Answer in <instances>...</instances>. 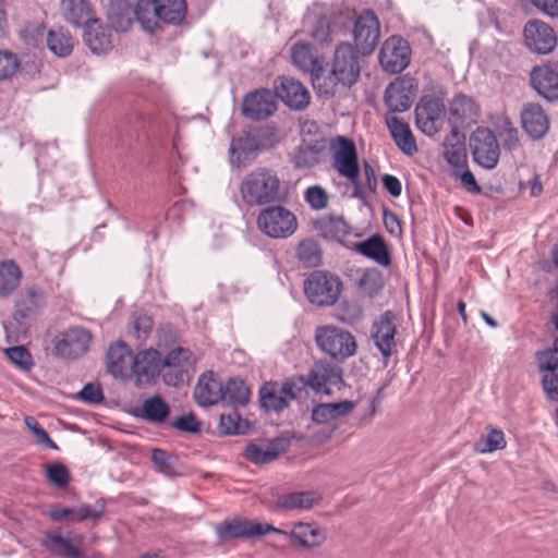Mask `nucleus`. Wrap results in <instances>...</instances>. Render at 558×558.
I'll list each match as a JSON object with an SVG mask.
<instances>
[{
	"instance_id": "22",
	"label": "nucleus",
	"mask_w": 558,
	"mask_h": 558,
	"mask_svg": "<svg viewBox=\"0 0 558 558\" xmlns=\"http://www.w3.org/2000/svg\"><path fill=\"white\" fill-rule=\"evenodd\" d=\"M276 95L291 109L302 110L310 104L308 90L298 80L281 76L275 83Z\"/></svg>"
},
{
	"instance_id": "60",
	"label": "nucleus",
	"mask_w": 558,
	"mask_h": 558,
	"mask_svg": "<svg viewBox=\"0 0 558 558\" xmlns=\"http://www.w3.org/2000/svg\"><path fill=\"white\" fill-rule=\"evenodd\" d=\"M77 399L90 404L100 403L104 399L102 390L99 385L87 384L78 391Z\"/></svg>"
},
{
	"instance_id": "41",
	"label": "nucleus",
	"mask_w": 558,
	"mask_h": 558,
	"mask_svg": "<svg viewBox=\"0 0 558 558\" xmlns=\"http://www.w3.org/2000/svg\"><path fill=\"white\" fill-rule=\"evenodd\" d=\"M162 7L158 5L157 0H138L134 14L142 28L146 32H154L161 21Z\"/></svg>"
},
{
	"instance_id": "21",
	"label": "nucleus",
	"mask_w": 558,
	"mask_h": 558,
	"mask_svg": "<svg viewBox=\"0 0 558 558\" xmlns=\"http://www.w3.org/2000/svg\"><path fill=\"white\" fill-rule=\"evenodd\" d=\"M277 109L276 95L269 89H257L244 97L242 112L251 120H262Z\"/></svg>"
},
{
	"instance_id": "40",
	"label": "nucleus",
	"mask_w": 558,
	"mask_h": 558,
	"mask_svg": "<svg viewBox=\"0 0 558 558\" xmlns=\"http://www.w3.org/2000/svg\"><path fill=\"white\" fill-rule=\"evenodd\" d=\"M444 158L452 167V171L463 170L466 167L464 145L459 132L454 129L451 130L450 135L444 142Z\"/></svg>"
},
{
	"instance_id": "52",
	"label": "nucleus",
	"mask_w": 558,
	"mask_h": 558,
	"mask_svg": "<svg viewBox=\"0 0 558 558\" xmlns=\"http://www.w3.org/2000/svg\"><path fill=\"white\" fill-rule=\"evenodd\" d=\"M219 427L226 435H235L245 433L248 424L241 418L238 412L231 411L220 415Z\"/></svg>"
},
{
	"instance_id": "20",
	"label": "nucleus",
	"mask_w": 558,
	"mask_h": 558,
	"mask_svg": "<svg viewBox=\"0 0 558 558\" xmlns=\"http://www.w3.org/2000/svg\"><path fill=\"white\" fill-rule=\"evenodd\" d=\"M326 147L325 137H311L301 141L291 154V161L298 169L314 168L320 163Z\"/></svg>"
},
{
	"instance_id": "33",
	"label": "nucleus",
	"mask_w": 558,
	"mask_h": 558,
	"mask_svg": "<svg viewBox=\"0 0 558 558\" xmlns=\"http://www.w3.org/2000/svg\"><path fill=\"white\" fill-rule=\"evenodd\" d=\"M281 439H262L248 444L243 452V457L254 464H265L274 461L282 450Z\"/></svg>"
},
{
	"instance_id": "58",
	"label": "nucleus",
	"mask_w": 558,
	"mask_h": 558,
	"mask_svg": "<svg viewBox=\"0 0 558 558\" xmlns=\"http://www.w3.org/2000/svg\"><path fill=\"white\" fill-rule=\"evenodd\" d=\"M20 66L17 57L7 50H0V80H5L15 74Z\"/></svg>"
},
{
	"instance_id": "10",
	"label": "nucleus",
	"mask_w": 558,
	"mask_h": 558,
	"mask_svg": "<svg viewBox=\"0 0 558 558\" xmlns=\"http://www.w3.org/2000/svg\"><path fill=\"white\" fill-rule=\"evenodd\" d=\"M195 360L192 352L185 348H175L162 359L161 369H165L163 381L168 386L179 387L189 379V372Z\"/></svg>"
},
{
	"instance_id": "63",
	"label": "nucleus",
	"mask_w": 558,
	"mask_h": 558,
	"mask_svg": "<svg viewBox=\"0 0 558 558\" xmlns=\"http://www.w3.org/2000/svg\"><path fill=\"white\" fill-rule=\"evenodd\" d=\"M452 174L456 178L460 179L462 185L468 191L473 192V193H480L481 192V187L477 184L473 173L470 170H468L466 168H464L463 170L452 171Z\"/></svg>"
},
{
	"instance_id": "12",
	"label": "nucleus",
	"mask_w": 558,
	"mask_h": 558,
	"mask_svg": "<svg viewBox=\"0 0 558 558\" xmlns=\"http://www.w3.org/2000/svg\"><path fill=\"white\" fill-rule=\"evenodd\" d=\"M331 74L343 86L353 85L360 76L359 51L350 44H341L335 51Z\"/></svg>"
},
{
	"instance_id": "64",
	"label": "nucleus",
	"mask_w": 558,
	"mask_h": 558,
	"mask_svg": "<svg viewBox=\"0 0 558 558\" xmlns=\"http://www.w3.org/2000/svg\"><path fill=\"white\" fill-rule=\"evenodd\" d=\"M542 13L549 17H558V0H530Z\"/></svg>"
},
{
	"instance_id": "8",
	"label": "nucleus",
	"mask_w": 558,
	"mask_h": 558,
	"mask_svg": "<svg viewBox=\"0 0 558 558\" xmlns=\"http://www.w3.org/2000/svg\"><path fill=\"white\" fill-rule=\"evenodd\" d=\"M332 166L337 172L357 187L360 166L354 143L343 136H338L331 145Z\"/></svg>"
},
{
	"instance_id": "53",
	"label": "nucleus",
	"mask_w": 558,
	"mask_h": 558,
	"mask_svg": "<svg viewBox=\"0 0 558 558\" xmlns=\"http://www.w3.org/2000/svg\"><path fill=\"white\" fill-rule=\"evenodd\" d=\"M45 473L47 480L59 488L65 487L71 481L69 469L60 462L46 464Z\"/></svg>"
},
{
	"instance_id": "48",
	"label": "nucleus",
	"mask_w": 558,
	"mask_h": 558,
	"mask_svg": "<svg viewBox=\"0 0 558 558\" xmlns=\"http://www.w3.org/2000/svg\"><path fill=\"white\" fill-rule=\"evenodd\" d=\"M494 125L506 150L518 148L520 144L519 132L508 117L497 116Z\"/></svg>"
},
{
	"instance_id": "59",
	"label": "nucleus",
	"mask_w": 558,
	"mask_h": 558,
	"mask_svg": "<svg viewBox=\"0 0 558 558\" xmlns=\"http://www.w3.org/2000/svg\"><path fill=\"white\" fill-rule=\"evenodd\" d=\"M305 201L314 209H323L328 204V195L319 185L310 186L305 191Z\"/></svg>"
},
{
	"instance_id": "28",
	"label": "nucleus",
	"mask_w": 558,
	"mask_h": 558,
	"mask_svg": "<svg viewBox=\"0 0 558 558\" xmlns=\"http://www.w3.org/2000/svg\"><path fill=\"white\" fill-rule=\"evenodd\" d=\"M533 88L547 100L558 99V72L549 64L535 66L530 74Z\"/></svg>"
},
{
	"instance_id": "36",
	"label": "nucleus",
	"mask_w": 558,
	"mask_h": 558,
	"mask_svg": "<svg viewBox=\"0 0 558 558\" xmlns=\"http://www.w3.org/2000/svg\"><path fill=\"white\" fill-rule=\"evenodd\" d=\"M355 404L352 401L343 400L333 403H318L312 409V421L319 425H327L333 421L347 416Z\"/></svg>"
},
{
	"instance_id": "1",
	"label": "nucleus",
	"mask_w": 558,
	"mask_h": 558,
	"mask_svg": "<svg viewBox=\"0 0 558 558\" xmlns=\"http://www.w3.org/2000/svg\"><path fill=\"white\" fill-rule=\"evenodd\" d=\"M243 202L262 206L280 199V180L272 171L260 168L250 172L240 184Z\"/></svg>"
},
{
	"instance_id": "16",
	"label": "nucleus",
	"mask_w": 558,
	"mask_h": 558,
	"mask_svg": "<svg viewBox=\"0 0 558 558\" xmlns=\"http://www.w3.org/2000/svg\"><path fill=\"white\" fill-rule=\"evenodd\" d=\"M270 533L281 534L287 537L291 544L306 549L322 546L327 538L325 529L308 522L294 523L290 531L277 527V531H270Z\"/></svg>"
},
{
	"instance_id": "2",
	"label": "nucleus",
	"mask_w": 558,
	"mask_h": 558,
	"mask_svg": "<svg viewBox=\"0 0 558 558\" xmlns=\"http://www.w3.org/2000/svg\"><path fill=\"white\" fill-rule=\"evenodd\" d=\"M257 226L268 238L287 239L296 231L298 219L290 209L276 205L259 211Z\"/></svg>"
},
{
	"instance_id": "14",
	"label": "nucleus",
	"mask_w": 558,
	"mask_h": 558,
	"mask_svg": "<svg viewBox=\"0 0 558 558\" xmlns=\"http://www.w3.org/2000/svg\"><path fill=\"white\" fill-rule=\"evenodd\" d=\"M380 36V23L372 11L361 13L354 23L353 37L356 49L363 54L373 52Z\"/></svg>"
},
{
	"instance_id": "31",
	"label": "nucleus",
	"mask_w": 558,
	"mask_h": 558,
	"mask_svg": "<svg viewBox=\"0 0 558 558\" xmlns=\"http://www.w3.org/2000/svg\"><path fill=\"white\" fill-rule=\"evenodd\" d=\"M291 58L294 65L310 75L312 73H319L324 65L323 56L319 54L312 45L303 41L293 45Z\"/></svg>"
},
{
	"instance_id": "42",
	"label": "nucleus",
	"mask_w": 558,
	"mask_h": 558,
	"mask_svg": "<svg viewBox=\"0 0 558 558\" xmlns=\"http://www.w3.org/2000/svg\"><path fill=\"white\" fill-rule=\"evenodd\" d=\"M356 286L361 295L374 298L381 291L384 279L378 269L360 268L356 270Z\"/></svg>"
},
{
	"instance_id": "17",
	"label": "nucleus",
	"mask_w": 558,
	"mask_h": 558,
	"mask_svg": "<svg viewBox=\"0 0 558 558\" xmlns=\"http://www.w3.org/2000/svg\"><path fill=\"white\" fill-rule=\"evenodd\" d=\"M92 335L82 327L66 329L54 344L56 353L63 359H77L89 348Z\"/></svg>"
},
{
	"instance_id": "34",
	"label": "nucleus",
	"mask_w": 558,
	"mask_h": 558,
	"mask_svg": "<svg viewBox=\"0 0 558 558\" xmlns=\"http://www.w3.org/2000/svg\"><path fill=\"white\" fill-rule=\"evenodd\" d=\"M83 38L95 54H105L113 47L110 31L104 27L98 19L84 27Z\"/></svg>"
},
{
	"instance_id": "51",
	"label": "nucleus",
	"mask_w": 558,
	"mask_h": 558,
	"mask_svg": "<svg viewBox=\"0 0 558 558\" xmlns=\"http://www.w3.org/2000/svg\"><path fill=\"white\" fill-rule=\"evenodd\" d=\"M324 72L325 69L323 65L319 73L311 74L312 85L319 97L330 98L335 95L336 86L340 84V82L336 80L335 75L331 73L329 76H324Z\"/></svg>"
},
{
	"instance_id": "26",
	"label": "nucleus",
	"mask_w": 558,
	"mask_h": 558,
	"mask_svg": "<svg viewBox=\"0 0 558 558\" xmlns=\"http://www.w3.org/2000/svg\"><path fill=\"white\" fill-rule=\"evenodd\" d=\"M521 123L525 133L534 140L543 138L549 131L550 119L542 106L529 104L521 113Z\"/></svg>"
},
{
	"instance_id": "38",
	"label": "nucleus",
	"mask_w": 558,
	"mask_h": 558,
	"mask_svg": "<svg viewBox=\"0 0 558 558\" xmlns=\"http://www.w3.org/2000/svg\"><path fill=\"white\" fill-rule=\"evenodd\" d=\"M133 14L134 10L129 0H111L108 4V22L117 32H126L131 27Z\"/></svg>"
},
{
	"instance_id": "56",
	"label": "nucleus",
	"mask_w": 558,
	"mask_h": 558,
	"mask_svg": "<svg viewBox=\"0 0 558 558\" xmlns=\"http://www.w3.org/2000/svg\"><path fill=\"white\" fill-rule=\"evenodd\" d=\"M558 341L555 342V348L547 349L537 354V366L539 372H556L558 369Z\"/></svg>"
},
{
	"instance_id": "5",
	"label": "nucleus",
	"mask_w": 558,
	"mask_h": 558,
	"mask_svg": "<svg viewBox=\"0 0 558 558\" xmlns=\"http://www.w3.org/2000/svg\"><path fill=\"white\" fill-rule=\"evenodd\" d=\"M317 347L333 359H345L355 353L356 343L353 336L333 326L318 327L315 332Z\"/></svg>"
},
{
	"instance_id": "57",
	"label": "nucleus",
	"mask_w": 558,
	"mask_h": 558,
	"mask_svg": "<svg viewBox=\"0 0 558 558\" xmlns=\"http://www.w3.org/2000/svg\"><path fill=\"white\" fill-rule=\"evenodd\" d=\"M130 325V331L136 339L145 338L153 329L151 318L142 313H135Z\"/></svg>"
},
{
	"instance_id": "25",
	"label": "nucleus",
	"mask_w": 558,
	"mask_h": 558,
	"mask_svg": "<svg viewBox=\"0 0 558 558\" xmlns=\"http://www.w3.org/2000/svg\"><path fill=\"white\" fill-rule=\"evenodd\" d=\"M411 57V47L404 38L391 36L386 40V71L402 72L409 66Z\"/></svg>"
},
{
	"instance_id": "45",
	"label": "nucleus",
	"mask_w": 558,
	"mask_h": 558,
	"mask_svg": "<svg viewBox=\"0 0 558 558\" xmlns=\"http://www.w3.org/2000/svg\"><path fill=\"white\" fill-rule=\"evenodd\" d=\"M345 247L384 265V239L380 235H374L360 242L350 241L345 243Z\"/></svg>"
},
{
	"instance_id": "61",
	"label": "nucleus",
	"mask_w": 558,
	"mask_h": 558,
	"mask_svg": "<svg viewBox=\"0 0 558 558\" xmlns=\"http://www.w3.org/2000/svg\"><path fill=\"white\" fill-rule=\"evenodd\" d=\"M542 386L549 399L558 401V375L556 372L543 373Z\"/></svg>"
},
{
	"instance_id": "43",
	"label": "nucleus",
	"mask_w": 558,
	"mask_h": 558,
	"mask_svg": "<svg viewBox=\"0 0 558 558\" xmlns=\"http://www.w3.org/2000/svg\"><path fill=\"white\" fill-rule=\"evenodd\" d=\"M221 402L230 407L245 405L250 400V389L238 378H230L222 384Z\"/></svg>"
},
{
	"instance_id": "62",
	"label": "nucleus",
	"mask_w": 558,
	"mask_h": 558,
	"mask_svg": "<svg viewBox=\"0 0 558 558\" xmlns=\"http://www.w3.org/2000/svg\"><path fill=\"white\" fill-rule=\"evenodd\" d=\"M172 426L178 430L186 433H198L201 430V425L193 414H184L178 417L172 423Z\"/></svg>"
},
{
	"instance_id": "55",
	"label": "nucleus",
	"mask_w": 558,
	"mask_h": 558,
	"mask_svg": "<svg viewBox=\"0 0 558 558\" xmlns=\"http://www.w3.org/2000/svg\"><path fill=\"white\" fill-rule=\"evenodd\" d=\"M484 447L477 448V452L482 454L492 453L497 450H502L507 446L504 433L500 429L492 428L483 439Z\"/></svg>"
},
{
	"instance_id": "27",
	"label": "nucleus",
	"mask_w": 558,
	"mask_h": 558,
	"mask_svg": "<svg viewBox=\"0 0 558 558\" xmlns=\"http://www.w3.org/2000/svg\"><path fill=\"white\" fill-rule=\"evenodd\" d=\"M260 141L248 132H243L231 140L229 159L238 168L248 165L259 148Z\"/></svg>"
},
{
	"instance_id": "54",
	"label": "nucleus",
	"mask_w": 558,
	"mask_h": 558,
	"mask_svg": "<svg viewBox=\"0 0 558 558\" xmlns=\"http://www.w3.org/2000/svg\"><path fill=\"white\" fill-rule=\"evenodd\" d=\"M4 353L11 363L22 371H29L34 366L32 354L23 345L8 348Z\"/></svg>"
},
{
	"instance_id": "46",
	"label": "nucleus",
	"mask_w": 558,
	"mask_h": 558,
	"mask_svg": "<svg viewBox=\"0 0 558 558\" xmlns=\"http://www.w3.org/2000/svg\"><path fill=\"white\" fill-rule=\"evenodd\" d=\"M48 49L57 57H68L74 47V39L71 34L62 27L50 29L46 37Z\"/></svg>"
},
{
	"instance_id": "39",
	"label": "nucleus",
	"mask_w": 558,
	"mask_h": 558,
	"mask_svg": "<svg viewBox=\"0 0 558 558\" xmlns=\"http://www.w3.org/2000/svg\"><path fill=\"white\" fill-rule=\"evenodd\" d=\"M44 304V292L36 287H29L20 295L14 316L16 319L29 318L37 314Z\"/></svg>"
},
{
	"instance_id": "29",
	"label": "nucleus",
	"mask_w": 558,
	"mask_h": 558,
	"mask_svg": "<svg viewBox=\"0 0 558 558\" xmlns=\"http://www.w3.org/2000/svg\"><path fill=\"white\" fill-rule=\"evenodd\" d=\"M60 10L64 21L75 27H85L97 19L88 0H62Z\"/></svg>"
},
{
	"instance_id": "18",
	"label": "nucleus",
	"mask_w": 558,
	"mask_h": 558,
	"mask_svg": "<svg viewBox=\"0 0 558 558\" xmlns=\"http://www.w3.org/2000/svg\"><path fill=\"white\" fill-rule=\"evenodd\" d=\"M270 531H277V527L268 523L263 524L255 521L240 519L225 521L216 526V533L221 541L238 537L260 536L270 533Z\"/></svg>"
},
{
	"instance_id": "24",
	"label": "nucleus",
	"mask_w": 558,
	"mask_h": 558,
	"mask_svg": "<svg viewBox=\"0 0 558 558\" xmlns=\"http://www.w3.org/2000/svg\"><path fill=\"white\" fill-rule=\"evenodd\" d=\"M134 355L124 342L111 344L107 353L108 372L114 378H132Z\"/></svg>"
},
{
	"instance_id": "49",
	"label": "nucleus",
	"mask_w": 558,
	"mask_h": 558,
	"mask_svg": "<svg viewBox=\"0 0 558 558\" xmlns=\"http://www.w3.org/2000/svg\"><path fill=\"white\" fill-rule=\"evenodd\" d=\"M160 10L161 22L168 24H179L186 14V3L184 0H157Z\"/></svg>"
},
{
	"instance_id": "47",
	"label": "nucleus",
	"mask_w": 558,
	"mask_h": 558,
	"mask_svg": "<svg viewBox=\"0 0 558 558\" xmlns=\"http://www.w3.org/2000/svg\"><path fill=\"white\" fill-rule=\"evenodd\" d=\"M320 500V496L314 492H296L283 495L279 498L278 505L287 510L310 509Z\"/></svg>"
},
{
	"instance_id": "4",
	"label": "nucleus",
	"mask_w": 558,
	"mask_h": 558,
	"mask_svg": "<svg viewBox=\"0 0 558 558\" xmlns=\"http://www.w3.org/2000/svg\"><path fill=\"white\" fill-rule=\"evenodd\" d=\"M303 390V376H293L286 379L281 385L266 383L260 387L259 398L263 408L280 412L286 409L296 393Z\"/></svg>"
},
{
	"instance_id": "13",
	"label": "nucleus",
	"mask_w": 558,
	"mask_h": 558,
	"mask_svg": "<svg viewBox=\"0 0 558 558\" xmlns=\"http://www.w3.org/2000/svg\"><path fill=\"white\" fill-rule=\"evenodd\" d=\"M473 158L485 169H494L499 160L500 149L495 134L489 129L480 128L471 137Z\"/></svg>"
},
{
	"instance_id": "3",
	"label": "nucleus",
	"mask_w": 558,
	"mask_h": 558,
	"mask_svg": "<svg viewBox=\"0 0 558 558\" xmlns=\"http://www.w3.org/2000/svg\"><path fill=\"white\" fill-rule=\"evenodd\" d=\"M342 289L340 279L325 271H314L304 281V293L307 300L317 306L333 305Z\"/></svg>"
},
{
	"instance_id": "7",
	"label": "nucleus",
	"mask_w": 558,
	"mask_h": 558,
	"mask_svg": "<svg viewBox=\"0 0 558 558\" xmlns=\"http://www.w3.org/2000/svg\"><path fill=\"white\" fill-rule=\"evenodd\" d=\"M418 92L415 77L404 74L397 76L386 87V108L391 112H403L411 108Z\"/></svg>"
},
{
	"instance_id": "35",
	"label": "nucleus",
	"mask_w": 558,
	"mask_h": 558,
	"mask_svg": "<svg viewBox=\"0 0 558 558\" xmlns=\"http://www.w3.org/2000/svg\"><path fill=\"white\" fill-rule=\"evenodd\" d=\"M315 230L326 240L338 241L345 246L349 243V226L338 216H325L314 221Z\"/></svg>"
},
{
	"instance_id": "50",
	"label": "nucleus",
	"mask_w": 558,
	"mask_h": 558,
	"mask_svg": "<svg viewBox=\"0 0 558 558\" xmlns=\"http://www.w3.org/2000/svg\"><path fill=\"white\" fill-rule=\"evenodd\" d=\"M299 260L306 268H313L320 263V250L318 244L311 239H305L300 242L296 252Z\"/></svg>"
},
{
	"instance_id": "32",
	"label": "nucleus",
	"mask_w": 558,
	"mask_h": 558,
	"mask_svg": "<svg viewBox=\"0 0 558 558\" xmlns=\"http://www.w3.org/2000/svg\"><path fill=\"white\" fill-rule=\"evenodd\" d=\"M222 383L213 372L203 374L194 389V399L201 407H209L221 402Z\"/></svg>"
},
{
	"instance_id": "11",
	"label": "nucleus",
	"mask_w": 558,
	"mask_h": 558,
	"mask_svg": "<svg viewBox=\"0 0 558 558\" xmlns=\"http://www.w3.org/2000/svg\"><path fill=\"white\" fill-rule=\"evenodd\" d=\"M342 385L341 369L326 361L316 362L306 376H303V389L308 387L315 393L330 396L332 387Z\"/></svg>"
},
{
	"instance_id": "44",
	"label": "nucleus",
	"mask_w": 558,
	"mask_h": 558,
	"mask_svg": "<svg viewBox=\"0 0 558 558\" xmlns=\"http://www.w3.org/2000/svg\"><path fill=\"white\" fill-rule=\"evenodd\" d=\"M22 280V270L19 265L12 260L0 263V296L4 298L12 294Z\"/></svg>"
},
{
	"instance_id": "30",
	"label": "nucleus",
	"mask_w": 558,
	"mask_h": 558,
	"mask_svg": "<svg viewBox=\"0 0 558 558\" xmlns=\"http://www.w3.org/2000/svg\"><path fill=\"white\" fill-rule=\"evenodd\" d=\"M133 415L155 425H162L170 415L169 404L158 395L149 397L133 410Z\"/></svg>"
},
{
	"instance_id": "6",
	"label": "nucleus",
	"mask_w": 558,
	"mask_h": 558,
	"mask_svg": "<svg viewBox=\"0 0 558 558\" xmlns=\"http://www.w3.org/2000/svg\"><path fill=\"white\" fill-rule=\"evenodd\" d=\"M416 125L427 136L437 134L446 119L445 99L441 96H423L415 108Z\"/></svg>"
},
{
	"instance_id": "19",
	"label": "nucleus",
	"mask_w": 558,
	"mask_h": 558,
	"mask_svg": "<svg viewBox=\"0 0 558 558\" xmlns=\"http://www.w3.org/2000/svg\"><path fill=\"white\" fill-rule=\"evenodd\" d=\"M81 536L65 537L60 533L51 532L46 535L43 546L54 557L59 558H99L98 553L90 556L85 555L81 549Z\"/></svg>"
},
{
	"instance_id": "37",
	"label": "nucleus",
	"mask_w": 558,
	"mask_h": 558,
	"mask_svg": "<svg viewBox=\"0 0 558 558\" xmlns=\"http://www.w3.org/2000/svg\"><path fill=\"white\" fill-rule=\"evenodd\" d=\"M387 124L396 146L405 156H414L418 147L410 125L398 118H392Z\"/></svg>"
},
{
	"instance_id": "15",
	"label": "nucleus",
	"mask_w": 558,
	"mask_h": 558,
	"mask_svg": "<svg viewBox=\"0 0 558 558\" xmlns=\"http://www.w3.org/2000/svg\"><path fill=\"white\" fill-rule=\"evenodd\" d=\"M161 354L156 349H145L134 355L132 378L136 387L150 385L161 372Z\"/></svg>"
},
{
	"instance_id": "9",
	"label": "nucleus",
	"mask_w": 558,
	"mask_h": 558,
	"mask_svg": "<svg viewBox=\"0 0 558 558\" xmlns=\"http://www.w3.org/2000/svg\"><path fill=\"white\" fill-rule=\"evenodd\" d=\"M522 36L524 46L537 54H548L557 46L554 28L538 19H532L525 23Z\"/></svg>"
},
{
	"instance_id": "23",
	"label": "nucleus",
	"mask_w": 558,
	"mask_h": 558,
	"mask_svg": "<svg viewBox=\"0 0 558 558\" xmlns=\"http://www.w3.org/2000/svg\"><path fill=\"white\" fill-rule=\"evenodd\" d=\"M480 108L474 99L464 94H457L449 102V120L452 129L471 126L476 123Z\"/></svg>"
}]
</instances>
